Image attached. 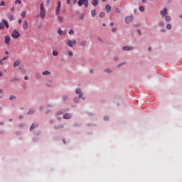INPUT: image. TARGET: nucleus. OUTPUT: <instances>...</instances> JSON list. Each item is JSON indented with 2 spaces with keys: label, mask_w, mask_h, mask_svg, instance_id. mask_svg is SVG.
Segmentation results:
<instances>
[{
  "label": "nucleus",
  "mask_w": 182,
  "mask_h": 182,
  "mask_svg": "<svg viewBox=\"0 0 182 182\" xmlns=\"http://www.w3.org/2000/svg\"><path fill=\"white\" fill-rule=\"evenodd\" d=\"M45 16H46V10L43 6V4H41L40 17L41 18V19H45Z\"/></svg>",
  "instance_id": "obj_1"
},
{
  "label": "nucleus",
  "mask_w": 182,
  "mask_h": 182,
  "mask_svg": "<svg viewBox=\"0 0 182 182\" xmlns=\"http://www.w3.org/2000/svg\"><path fill=\"white\" fill-rule=\"evenodd\" d=\"M5 26L6 28H9V23H8V21H6V20L1 19L0 22V29H4Z\"/></svg>",
  "instance_id": "obj_2"
},
{
  "label": "nucleus",
  "mask_w": 182,
  "mask_h": 182,
  "mask_svg": "<svg viewBox=\"0 0 182 182\" xmlns=\"http://www.w3.org/2000/svg\"><path fill=\"white\" fill-rule=\"evenodd\" d=\"M11 36L14 38V39H18L21 37V33L19 31H18V30H14L11 33Z\"/></svg>",
  "instance_id": "obj_3"
},
{
  "label": "nucleus",
  "mask_w": 182,
  "mask_h": 182,
  "mask_svg": "<svg viewBox=\"0 0 182 182\" xmlns=\"http://www.w3.org/2000/svg\"><path fill=\"white\" fill-rule=\"evenodd\" d=\"M76 45V40H68V46H70V48H73Z\"/></svg>",
  "instance_id": "obj_4"
},
{
  "label": "nucleus",
  "mask_w": 182,
  "mask_h": 182,
  "mask_svg": "<svg viewBox=\"0 0 182 182\" xmlns=\"http://www.w3.org/2000/svg\"><path fill=\"white\" fill-rule=\"evenodd\" d=\"M62 3L60 1L58 2V6L55 9V15H59V12H60V6Z\"/></svg>",
  "instance_id": "obj_5"
},
{
  "label": "nucleus",
  "mask_w": 182,
  "mask_h": 182,
  "mask_svg": "<svg viewBox=\"0 0 182 182\" xmlns=\"http://www.w3.org/2000/svg\"><path fill=\"white\" fill-rule=\"evenodd\" d=\"M4 43L8 46L11 45V37H9V36H5Z\"/></svg>",
  "instance_id": "obj_6"
},
{
  "label": "nucleus",
  "mask_w": 182,
  "mask_h": 182,
  "mask_svg": "<svg viewBox=\"0 0 182 182\" xmlns=\"http://www.w3.org/2000/svg\"><path fill=\"white\" fill-rule=\"evenodd\" d=\"M75 93L76 95H78L79 99H81L82 96H83V93H82V90H80V88L76 89Z\"/></svg>",
  "instance_id": "obj_7"
},
{
  "label": "nucleus",
  "mask_w": 182,
  "mask_h": 182,
  "mask_svg": "<svg viewBox=\"0 0 182 182\" xmlns=\"http://www.w3.org/2000/svg\"><path fill=\"white\" fill-rule=\"evenodd\" d=\"M132 21H133V16L125 17L126 23H130Z\"/></svg>",
  "instance_id": "obj_8"
},
{
  "label": "nucleus",
  "mask_w": 182,
  "mask_h": 182,
  "mask_svg": "<svg viewBox=\"0 0 182 182\" xmlns=\"http://www.w3.org/2000/svg\"><path fill=\"white\" fill-rule=\"evenodd\" d=\"M23 29L24 31H28V21L25 20L23 22Z\"/></svg>",
  "instance_id": "obj_9"
},
{
  "label": "nucleus",
  "mask_w": 182,
  "mask_h": 182,
  "mask_svg": "<svg viewBox=\"0 0 182 182\" xmlns=\"http://www.w3.org/2000/svg\"><path fill=\"white\" fill-rule=\"evenodd\" d=\"M123 50H133V49H134V48L132 47V46H124L122 48Z\"/></svg>",
  "instance_id": "obj_10"
},
{
  "label": "nucleus",
  "mask_w": 182,
  "mask_h": 182,
  "mask_svg": "<svg viewBox=\"0 0 182 182\" xmlns=\"http://www.w3.org/2000/svg\"><path fill=\"white\" fill-rule=\"evenodd\" d=\"M161 16H166L167 15V9H164L162 11H160Z\"/></svg>",
  "instance_id": "obj_11"
},
{
  "label": "nucleus",
  "mask_w": 182,
  "mask_h": 182,
  "mask_svg": "<svg viewBox=\"0 0 182 182\" xmlns=\"http://www.w3.org/2000/svg\"><path fill=\"white\" fill-rule=\"evenodd\" d=\"M91 4L92 6H97L99 5V0H92Z\"/></svg>",
  "instance_id": "obj_12"
},
{
  "label": "nucleus",
  "mask_w": 182,
  "mask_h": 182,
  "mask_svg": "<svg viewBox=\"0 0 182 182\" xmlns=\"http://www.w3.org/2000/svg\"><path fill=\"white\" fill-rule=\"evenodd\" d=\"M70 117H72V115H70V114H65L63 115V119H70Z\"/></svg>",
  "instance_id": "obj_13"
},
{
  "label": "nucleus",
  "mask_w": 182,
  "mask_h": 182,
  "mask_svg": "<svg viewBox=\"0 0 182 182\" xmlns=\"http://www.w3.org/2000/svg\"><path fill=\"white\" fill-rule=\"evenodd\" d=\"M35 127H38V124H36V123H33L31 126V127H30V130H33V129H35Z\"/></svg>",
  "instance_id": "obj_14"
},
{
  "label": "nucleus",
  "mask_w": 182,
  "mask_h": 182,
  "mask_svg": "<svg viewBox=\"0 0 182 182\" xmlns=\"http://www.w3.org/2000/svg\"><path fill=\"white\" fill-rule=\"evenodd\" d=\"M43 76H48V75H50V72L46 70L42 73Z\"/></svg>",
  "instance_id": "obj_15"
},
{
  "label": "nucleus",
  "mask_w": 182,
  "mask_h": 182,
  "mask_svg": "<svg viewBox=\"0 0 182 182\" xmlns=\"http://www.w3.org/2000/svg\"><path fill=\"white\" fill-rule=\"evenodd\" d=\"M19 65H21V62L15 61L14 63V68H18V66H19Z\"/></svg>",
  "instance_id": "obj_16"
},
{
  "label": "nucleus",
  "mask_w": 182,
  "mask_h": 182,
  "mask_svg": "<svg viewBox=\"0 0 182 182\" xmlns=\"http://www.w3.org/2000/svg\"><path fill=\"white\" fill-rule=\"evenodd\" d=\"M86 0H79L78 1V6H82L83 5V3H85Z\"/></svg>",
  "instance_id": "obj_17"
},
{
  "label": "nucleus",
  "mask_w": 182,
  "mask_h": 182,
  "mask_svg": "<svg viewBox=\"0 0 182 182\" xmlns=\"http://www.w3.org/2000/svg\"><path fill=\"white\" fill-rule=\"evenodd\" d=\"M107 12H110L112 11V7L109 5L106 6Z\"/></svg>",
  "instance_id": "obj_18"
},
{
  "label": "nucleus",
  "mask_w": 182,
  "mask_h": 182,
  "mask_svg": "<svg viewBox=\"0 0 182 182\" xmlns=\"http://www.w3.org/2000/svg\"><path fill=\"white\" fill-rule=\"evenodd\" d=\"M21 16H22V18H25L26 16V11H23L21 14Z\"/></svg>",
  "instance_id": "obj_19"
},
{
  "label": "nucleus",
  "mask_w": 182,
  "mask_h": 182,
  "mask_svg": "<svg viewBox=\"0 0 182 182\" xmlns=\"http://www.w3.org/2000/svg\"><path fill=\"white\" fill-rule=\"evenodd\" d=\"M91 15L92 18H95V16H96V10L91 11Z\"/></svg>",
  "instance_id": "obj_20"
},
{
  "label": "nucleus",
  "mask_w": 182,
  "mask_h": 182,
  "mask_svg": "<svg viewBox=\"0 0 182 182\" xmlns=\"http://www.w3.org/2000/svg\"><path fill=\"white\" fill-rule=\"evenodd\" d=\"M88 6H89V1L88 0H85V1H84V6H85V8H87Z\"/></svg>",
  "instance_id": "obj_21"
},
{
  "label": "nucleus",
  "mask_w": 182,
  "mask_h": 182,
  "mask_svg": "<svg viewBox=\"0 0 182 182\" xmlns=\"http://www.w3.org/2000/svg\"><path fill=\"white\" fill-rule=\"evenodd\" d=\"M53 56H58V55H59V52H58V50H54L53 51Z\"/></svg>",
  "instance_id": "obj_22"
},
{
  "label": "nucleus",
  "mask_w": 182,
  "mask_h": 182,
  "mask_svg": "<svg viewBox=\"0 0 182 182\" xmlns=\"http://www.w3.org/2000/svg\"><path fill=\"white\" fill-rule=\"evenodd\" d=\"M33 113H35V110L33 109H31L28 111V114H33Z\"/></svg>",
  "instance_id": "obj_23"
},
{
  "label": "nucleus",
  "mask_w": 182,
  "mask_h": 182,
  "mask_svg": "<svg viewBox=\"0 0 182 182\" xmlns=\"http://www.w3.org/2000/svg\"><path fill=\"white\" fill-rule=\"evenodd\" d=\"M165 20L167 21L168 22H170V21H171V18L169 16H166Z\"/></svg>",
  "instance_id": "obj_24"
},
{
  "label": "nucleus",
  "mask_w": 182,
  "mask_h": 182,
  "mask_svg": "<svg viewBox=\"0 0 182 182\" xmlns=\"http://www.w3.org/2000/svg\"><path fill=\"white\" fill-rule=\"evenodd\" d=\"M21 4H22V1H21V0H16V1H15V4L16 5H21Z\"/></svg>",
  "instance_id": "obj_25"
},
{
  "label": "nucleus",
  "mask_w": 182,
  "mask_h": 182,
  "mask_svg": "<svg viewBox=\"0 0 182 182\" xmlns=\"http://www.w3.org/2000/svg\"><path fill=\"white\" fill-rule=\"evenodd\" d=\"M58 20L59 21V22H63V16H58Z\"/></svg>",
  "instance_id": "obj_26"
},
{
  "label": "nucleus",
  "mask_w": 182,
  "mask_h": 182,
  "mask_svg": "<svg viewBox=\"0 0 182 182\" xmlns=\"http://www.w3.org/2000/svg\"><path fill=\"white\" fill-rule=\"evenodd\" d=\"M105 72L106 73H112V70H110V68H107L105 70Z\"/></svg>",
  "instance_id": "obj_27"
},
{
  "label": "nucleus",
  "mask_w": 182,
  "mask_h": 182,
  "mask_svg": "<svg viewBox=\"0 0 182 182\" xmlns=\"http://www.w3.org/2000/svg\"><path fill=\"white\" fill-rule=\"evenodd\" d=\"M139 11L141 12H144V11H145L144 6H139Z\"/></svg>",
  "instance_id": "obj_28"
},
{
  "label": "nucleus",
  "mask_w": 182,
  "mask_h": 182,
  "mask_svg": "<svg viewBox=\"0 0 182 182\" xmlns=\"http://www.w3.org/2000/svg\"><path fill=\"white\" fill-rule=\"evenodd\" d=\"M105 13L102 12V13L100 14V18H105Z\"/></svg>",
  "instance_id": "obj_29"
},
{
  "label": "nucleus",
  "mask_w": 182,
  "mask_h": 182,
  "mask_svg": "<svg viewBox=\"0 0 182 182\" xmlns=\"http://www.w3.org/2000/svg\"><path fill=\"white\" fill-rule=\"evenodd\" d=\"M68 55L70 56V58H72V56H73V52L69 50L68 51Z\"/></svg>",
  "instance_id": "obj_30"
},
{
  "label": "nucleus",
  "mask_w": 182,
  "mask_h": 182,
  "mask_svg": "<svg viewBox=\"0 0 182 182\" xmlns=\"http://www.w3.org/2000/svg\"><path fill=\"white\" fill-rule=\"evenodd\" d=\"M124 65H126V63H120L117 66V68H120V66H124Z\"/></svg>",
  "instance_id": "obj_31"
},
{
  "label": "nucleus",
  "mask_w": 182,
  "mask_h": 182,
  "mask_svg": "<svg viewBox=\"0 0 182 182\" xmlns=\"http://www.w3.org/2000/svg\"><path fill=\"white\" fill-rule=\"evenodd\" d=\"M80 45L81 46H85V45H86V41H81Z\"/></svg>",
  "instance_id": "obj_32"
},
{
  "label": "nucleus",
  "mask_w": 182,
  "mask_h": 182,
  "mask_svg": "<svg viewBox=\"0 0 182 182\" xmlns=\"http://www.w3.org/2000/svg\"><path fill=\"white\" fill-rule=\"evenodd\" d=\"M58 35H62V29L61 28L58 29Z\"/></svg>",
  "instance_id": "obj_33"
},
{
  "label": "nucleus",
  "mask_w": 182,
  "mask_h": 182,
  "mask_svg": "<svg viewBox=\"0 0 182 182\" xmlns=\"http://www.w3.org/2000/svg\"><path fill=\"white\" fill-rule=\"evenodd\" d=\"M62 100H64V101L67 100H68V95H63Z\"/></svg>",
  "instance_id": "obj_34"
},
{
  "label": "nucleus",
  "mask_w": 182,
  "mask_h": 182,
  "mask_svg": "<svg viewBox=\"0 0 182 182\" xmlns=\"http://www.w3.org/2000/svg\"><path fill=\"white\" fill-rule=\"evenodd\" d=\"M9 21H12L14 19V16L12 15H9Z\"/></svg>",
  "instance_id": "obj_35"
},
{
  "label": "nucleus",
  "mask_w": 182,
  "mask_h": 182,
  "mask_svg": "<svg viewBox=\"0 0 182 182\" xmlns=\"http://www.w3.org/2000/svg\"><path fill=\"white\" fill-rule=\"evenodd\" d=\"M15 98H16V97L14 95H11V96H10L9 100H14V99H15Z\"/></svg>",
  "instance_id": "obj_36"
},
{
  "label": "nucleus",
  "mask_w": 182,
  "mask_h": 182,
  "mask_svg": "<svg viewBox=\"0 0 182 182\" xmlns=\"http://www.w3.org/2000/svg\"><path fill=\"white\" fill-rule=\"evenodd\" d=\"M166 28L171 29V24H167L166 25Z\"/></svg>",
  "instance_id": "obj_37"
},
{
  "label": "nucleus",
  "mask_w": 182,
  "mask_h": 182,
  "mask_svg": "<svg viewBox=\"0 0 182 182\" xmlns=\"http://www.w3.org/2000/svg\"><path fill=\"white\" fill-rule=\"evenodd\" d=\"M74 33L75 32L73 31V30H70L69 35H73Z\"/></svg>",
  "instance_id": "obj_38"
},
{
  "label": "nucleus",
  "mask_w": 182,
  "mask_h": 182,
  "mask_svg": "<svg viewBox=\"0 0 182 182\" xmlns=\"http://www.w3.org/2000/svg\"><path fill=\"white\" fill-rule=\"evenodd\" d=\"M5 5V2L4 1H1L0 3V6H4Z\"/></svg>",
  "instance_id": "obj_39"
},
{
  "label": "nucleus",
  "mask_w": 182,
  "mask_h": 182,
  "mask_svg": "<svg viewBox=\"0 0 182 182\" xmlns=\"http://www.w3.org/2000/svg\"><path fill=\"white\" fill-rule=\"evenodd\" d=\"M117 14H120V9H116Z\"/></svg>",
  "instance_id": "obj_40"
},
{
  "label": "nucleus",
  "mask_w": 182,
  "mask_h": 182,
  "mask_svg": "<svg viewBox=\"0 0 182 182\" xmlns=\"http://www.w3.org/2000/svg\"><path fill=\"white\" fill-rule=\"evenodd\" d=\"M104 120H109V116L104 117Z\"/></svg>",
  "instance_id": "obj_41"
},
{
  "label": "nucleus",
  "mask_w": 182,
  "mask_h": 182,
  "mask_svg": "<svg viewBox=\"0 0 182 182\" xmlns=\"http://www.w3.org/2000/svg\"><path fill=\"white\" fill-rule=\"evenodd\" d=\"M164 26V22L161 21L160 23H159V26Z\"/></svg>",
  "instance_id": "obj_42"
},
{
  "label": "nucleus",
  "mask_w": 182,
  "mask_h": 182,
  "mask_svg": "<svg viewBox=\"0 0 182 182\" xmlns=\"http://www.w3.org/2000/svg\"><path fill=\"white\" fill-rule=\"evenodd\" d=\"M62 127H63V125L58 126V127H55V129H60Z\"/></svg>",
  "instance_id": "obj_43"
},
{
  "label": "nucleus",
  "mask_w": 182,
  "mask_h": 182,
  "mask_svg": "<svg viewBox=\"0 0 182 182\" xmlns=\"http://www.w3.org/2000/svg\"><path fill=\"white\" fill-rule=\"evenodd\" d=\"M119 60V58H117V57H114V60L116 62V61H117Z\"/></svg>",
  "instance_id": "obj_44"
},
{
  "label": "nucleus",
  "mask_w": 182,
  "mask_h": 182,
  "mask_svg": "<svg viewBox=\"0 0 182 182\" xmlns=\"http://www.w3.org/2000/svg\"><path fill=\"white\" fill-rule=\"evenodd\" d=\"M6 59H8V57H4V58H2L1 60H3V61H4V60H6Z\"/></svg>",
  "instance_id": "obj_45"
},
{
  "label": "nucleus",
  "mask_w": 182,
  "mask_h": 182,
  "mask_svg": "<svg viewBox=\"0 0 182 182\" xmlns=\"http://www.w3.org/2000/svg\"><path fill=\"white\" fill-rule=\"evenodd\" d=\"M112 32H116L117 29L115 28H112Z\"/></svg>",
  "instance_id": "obj_46"
},
{
  "label": "nucleus",
  "mask_w": 182,
  "mask_h": 182,
  "mask_svg": "<svg viewBox=\"0 0 182 182\" xmlns=\"http://www.w3.org/2000/svg\"><path fill=\"white\" fill-rule=\"evenodd\" d=\"M70 1H71V0H67V4H68V5H70Z\"/></svg>",
  "instance_id": "obj_47"
},
{
  "label": "nucleus",
  "mask_w": 182,
  "mask_h": 182,
  "mask_svg": "<svg viewBox=\"0 0 182 182\" xmlns=\"http://www.w3.org/2000/svg\"><path fill=\"white\" fill-rule=\"evenodd\" d=\"M0 65H4V61L2 60H0Z\"/></svg>",
  "instance_id": "obj_48"
},
{
  "label": "nucleus",
  "mask_w": 182,
  "mask_h": 182,
  "mask_svg": "<svg viewBox=\"0 0 182 182\" xmlns=\"http://www.w3.org/2000/svg\"><path fill=\"white\" fill-rule=\"evenodd\" d=\"M109 25H110V26H113L114 25V22H111V23H109Z\"/></svg>",
  "instance_id": "obj_49"
},
{
  "label": "nucleus",
  "mask_w": 182,
  "mask_h": 182,
  "mask_svg": "<svg viewBox=\"0 0 182 182\" xmlns=\"http://www.w3.org/2000/svg\"><path fill=\"white\" fill-rule=\"evenodd\" d=\"M28 79H29V78L28 77V76H25V77H24V80H28Z\"/></svg>",
  "instance_id": "obj_50"
},
{
  "label": "nucleus",
  "mask_w": 182,
  "mask_h": 182,
  "mask_svg": "<svg viewBox=\"0 0 182 182\" xmlns=\"http://www.w3.org/2000/svg\"><path fill=\"white\" fill-rule=\"evenodd\" d=\"M11 11L12 12H14V11H15V7H12V8L11 9Z\"/></svg>",
  "instance_id": "obj_51"
},
{
  "label": "nucleus",
  "mask_w": 182,
  "mask_h": 182,
  "mask_svg": "<svg viewBox=\"0 0 182 182\" xmlns=\"http://www.w3.org/2000/svg\"><path fill=\"white\" fill-rule=\"evenodd\" d=\"M18 23H22V19H18Z\"/></svg>",
  "instance_id": "obj_52"
},
{
  "label": "nucleus",
  "mask_w": 182,
  "mask_h": 182,
  "mask_svg": "<svg viewBox=\"0 0 182 182\" xmlns=\"http://www.w3.org/2000/svg\"><path fill=\"white\" fill-rule=\"evenodd\" d=\"M143 4H146L147 2V0H142Z\"/></svg>",
  "instance_id": "obj_53"
},
{
  "label": "nucleus",
  "mask_w": 182,
  "mask_h": 182,
  "mask_svg": "<svg viewBox=\"0 0 182 182\" xmlns=\"http://www.w3.org/2000/svg\"><path fill=\"white\" fill-rule=\"evenodd\" d=\"M137 32H138L139 35H141V33L140 32V30H138Z\"/></svg>",
  "instance_id": "obj_54"
},
{
  "label": "nucleus",
  "mask_w": 182,
  "mask_h": 182,
  "mask_svg": "<svg viewBox=\"0 0 182 182\" xmlns=\"http://www.w3.org/2000/svg\"><path fill=\"white\" fill-rule=\"evenodd\" d=\"M73 4H76V2H77V0H73Z\"/></svg>",
  "instance_id": "obj_55"
},
{
  "label": "nucleus",
  "mask_w": 182,
  "mask_h": 182,
  "mask_svg": "<svg viewBox=\"0 0 182 182\" xmlns=\"http://www.w3.org/2000/svg\"><path fill=\"white\" fill-rule=\"evenodd\" d=\"M58 120H60V119H62V117H59V114H58Z\"/></svg>",
  "instance_id": "obj_56"
},
{
  "label": "nucleus",
  "mask_w": 182,
  "mask_h": 182,
  "mask_svg": "<svg viewBox=\"0 0 182 182\" xmlns=\"http://www.w3.org/2000/svg\"><path fill=\"white\" fill-rule=\"evenodd\" d=\"M75 103H77L79 102V100H77V99H75Z\"/></svg>",
  "instance_id": "obj_57"
},
{
  "label": "nucleus",
  "mask_w": 182,
  "mask_h": 182,
  "mask_svg": "<svg viewBox=\"0 0 182 182\" xmlns=\"http://www.w3.org/2000/svg\"><path fill=\"white\" fill-rule=\"evenodd\" d=\"M47 4H49L50 2V0H46Z\"/></svg>",
  "instance_id": "obj_58"
},
{
  "label": "nucleus",
  "mask_w": 182,
  "mask_h": 182,
  "mask_svg": "<svg viewBox=\"0 0 182 182\" xmlns=\"http://www.w3.org/2000/svg\"><path fill=\"white\" fill-rule=\"evenodd\" d=\"M1 93H3V91H2V90L0 89V95H1Z\"/></svg>",
  "instance_id": "obj_59"
},
{
  "label": "nucleus",
  "mask_w": 182,
  "mask_h": 182,
  "mask_svg": "<svg viewBox=\"0 0 182 182\" xmlns=\"http://www.w3.org/2000/svg\"><path fill=\"white\" fill-rule=\"evenodd\" d=\"M18 117H19V119H22V117H23V116H19Z\"/></svg>",
  "instance_id": "obj_60"
},
{
  "label": "nucleus",
  "mask_w": 182,
  "mask_h": 182,
  "mask_svg": "<svg viewBox=\"0 0 182 182\" xmlns=\"http://www.w3.org/2000/svg\"><path fill=\"white\" fill-rule=\"evenodd\" d=\"M90 73L93 74V70H90Z\"/></svg>",
  "instance_id": "obj_61"
},
{
  "label": "nucleus",
  "mask_w": 182,
  "mask_h": 182,
  "mask_svg": "<svg viewBox=\"0 0 182 182\" xmlns=\"http://www.w3.org/2000/svg\"><path fill=\"white\" fill-rule=\"evenodd\" d=\"M161 32H166V30L165 29L161 30Z\"/></svg>",
  "instance_id": "obj_62"
},
{
  "label": "nucleus",
  "mask_w": 182,
  "mask_h": 182,
  "mask_svg": "<svg viewBox=\"0 0 182 182\" xmlns=\"http://www.w3.org/2000/svg\"><path fill=\"white\" fill-rule=\"evenodd\" d=\"M179 18L182 19V14L179 16Z\"/></svg>",
  "instance_id": "obj_63"
},
{
  "label": "nucleus",
  "mask_w": 182,
  "mask_h": 182,
  "mask_svg": "<svg viewBox=\"0 0 182 182\" xmlns=\"http://www.w3.org/2000/svg\"><path fill=\"white\" fill-rule=\"evenodd\" d=\"M14 80H19L18 78H15Z\"/></svg>",
  "instance_id": "obj_64"
}]
</instances>
